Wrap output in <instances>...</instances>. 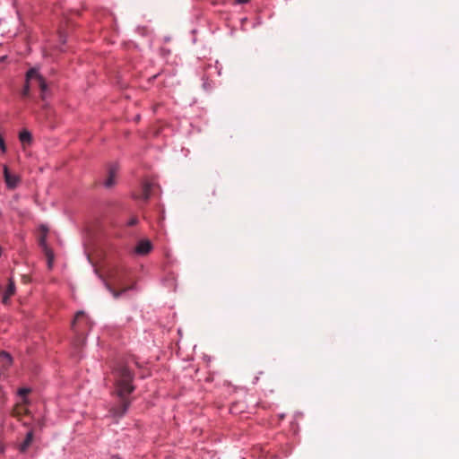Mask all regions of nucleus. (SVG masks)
<instances>
[{
	"label": "nucleus",
	"instance_id": "1",
	"mask_svg": "<svg viewBox=\"0 0 459 459\" xmlns=\"http://www.w3.org/2000/svg\"><path fill=\"white\" fill-rule=\"evenodd\" d=\"M115 393L118 397L130 394L134 390V373L126 365H119L113 370Z\"/></svg>",
	"mask_w": 459,
	"mask_h": 459
},
{
	"label": "nucleus",
	"instance_id": "2",
	"mask_svg": "<svg viewBox=\"0 0 459 459\" xmlns=\"http://www.w3.org/2000/svg\"><path fill=\"white\" fill-rule=\"evenodd\" d=\"M125 273L124 270L118 268H113L108 272L109 281L106 282V287L115 299H118L122 293L131 288L123 287L121 284V278Z\"/></svg>",
	"mask_w": 459,
	"mask_h": 459
},
{
	"label": "nucleus",
	"instance_id": "3",
	"mask_svg": "<svg viewBox=\"0 0 459 459\" xmlns=\"http://www.w3.org/2000/svg\"><path fill=\"white\" fill-rule=\"evenodd\" d=\"M26 80L28 84L31 87H38L41 91V99H45V92L48 89L45 79L39 74V72L32 68L27 72Z\"/></svg>",
	"mask_w": 459,
	"mask_h": 459
},
{
	"label": "nucleus",
	"instance_id": "4",
	"mask_svg": "<svg viewBox=\"0 0 459 459\" xmlns=\"http://www.w3.org/2000/svg\"><path fill=\"white\" fill-rule=\"evenodd\" d=\"M119 403L110 410L112 416L117 419L123 417L126 414L131 404V400H129L127 396L119 397Z\"/></svg>",
	"mask_w": 459,
	"mask_h": 459
},
{
	"label": "nucleus",
	"instance_id": "5",
	"mask_svg": "<svg viewBox=\"0 0 459 459\" xmlns=\"http://www.w3.org/2000/svg\"><path fill=\"white\" fill-rule=\"evenodd\" d=\"M90 323V319L84 312L79 311L76 313L75 317L72 323V329L78 334L82 333L83 325H87Z\"/></svg>",
	"mask_w": 459,
	"mask_h": 459
},
{
	"label": "nucleus",
	"instance_id": "6",
	"mask_svg": "<svg viewBox=\"0 0 459 459\" xmlns=\"http://www.w3.org/2000/svg\"><path fill=\"white\" fill-rule=\"evenodd\" d=\"M4 178L6 186L9 189L16 188L21 182L20 177L11 173L7 166H4Z\"/></svg>",
	"mask_w": 459,
	"mask_h": 459
},
{
	"label": "nucleus",
	"instance_id": "7",
	"mask_svg": "<svg viewBox=\"0 0 459 459\" xmlns=\"http://www.w3.org/2000/svg\"><path fill=\"white\" fill-rule=\"evenodd\" d=\"M117 169V166L115 164L109 166L107 178L104 181V186L107 188H110L116 184Z\"/></svg>",
	"mask_w": 459,
	"mask_h": 459
},
{
	"label": "nucleus",
	"instance_id": "8",
	"mask_svg": "<svg viewBox=\"0 0 459 459\" xmlns=\"http://www.w3.org/2000/svg\"><path fill=\"white\" fill-rule=\"evenodd\" d=\"M39 246L43 248L44 253L48 258V267L51 268L54 260V254L52 250L48 247L46 243V236H42L39 238Z\"/></svg>",
	"mask_w": 459,
	"mask_h": 459
},
{
	"label": "nucleus",
	"instance_id": "9",
	"mask_svg": "<svg viewBox=\"0 0 459 459\" xmlns=\"http://www.w3.org/2000/svg\"><path fill=\"white\" fill-rule=\"evenodd\" d=\"M152 243L149 240L143 239L137 244L135 252L139 255H146L152 250Z\"/></svg>",
	"mask_w": 459,
	"mask_h": 459
},
{
	"label": "nucleus",
	"instance_id": "10",
	"mask_svg": "<svg viewBox=\"0 0 459 459\" xmlns=\"http://www.w3.org/2000/svg\"><path fill=\"white\" fill-rule=\"evenodd\" d=\"M15 293V285H14V281L10 279L9 280V283H8V286H7V289L3 296V303L4 304H7L8 303V300L10 299V298Z\"/></svg>",
	"mask_w": 459,
	"mask_h": 459
},
{
	"label": "nucleus",
	"instance_id": "11",
	"mask_svg": "<svg viewBox=\"0 0 459 459\" xmlns=\"http://www.w3.org/2000/svg\"><path fill=\"white\" fill-rule=\"evenodd\" d=\"M33 431L32 430H30L26 437H25V439L24 441L20 445V451L22 453H25L27 451V449L30 447V446L31 445L32 441H33Z\"/></svg>",
	"mask_w": 459,
	"mask_h": 459
},
{
	"label": "nucleus",
	"instance_id": "12",
	"mask_svg": "<svg viewBox=\"0 0 459 459\" xmlns=\"http://www.w3.org/2000/svg\"><path fill=\"white\" fill-rule=\"evenodd\" d=\"M19 139L22 145L25 146L26 144H30L32 136L29 131L23 130L20 133Z\"/></svg>",
	"mask_w": 459,
	"mask_h": 459
},
{
	"label": "nucleus",
	"instance_id": "13",
	"mask_svg": "<svg viewBox=\"0 0 459 459\" xmlns=\"http://www.w3.org/2000/svg\"><path fill=\"white\" fill-rule=\"evenodd\" d=\"M152 188V184L150 182H145L143 186L141 198H143L144 201H147L151 196Z\"/></svg>",
	"mask_w": 459,
	"mask_h": 459
},
{
	"label": "nucleus",
	"instance_id": "14",
	"mask_svg": "<svg viewBox=\"0 0 459 459\" xmlns=\"http://www.w3.org/2000/svg\"><path fill=\"white\" fill-rule=\"evenodd\" d=\"M31 389L28 387H22L18 390V394L22 398V403L24 404L29 403V400L27 398V395L30 394Z\"/></svg>",
	"mask_w": 459,
	"mask_h": 459
},
{
	"label": "nucleus",
	"instance_id": "15",
	"mask_svg": "<svg viewBox=\"0 0 459 459\" xmlns=\"http://www.w3.org/2000/svg\"><path fill=\"white\" fill-rule=\"evenodd\" d=\"M0 363H2L4 366H9L12 363V358L11 356L3 351L0 353Z\"/></svg>",
	"mask_w": 459,
	"mask_h": 459
},
{
	"label": "nucleus",
	"instance_id": "16",
	"mask_svg": "<svg viewBox=\"0 0 459 459\" xmlns=\"http://www.w3.org/2000/svg\"><path fill=\"white\" fill-rule=\"evenodd\" d=\"M30 87H31L30 84H28V82H26V84H25L24 89L22 91V96L23 97L29 96V92H30Z\"/></svg>",
	"mask_w": 459,
	"mask_h": 459
},
{
	"label": "nucleus",
	"instance_id": "17",
	"mask_svg": "<svg viewBox=\"0 0 459 459\" xmlns=\"http://www.w3.org/2000/svg\"><path fill=\"white\" fill-rule=\"evenodd\" d=\"M137 223H138V219L136 217L131 218L130 221H128L129 226H134Z\"/></svg>",
	"mask_w": 459,
	"mask_h": 459
},
{
	"label": "nucleus",
	"instance_id": "18",
	"mask_svg": "<svg viewBox=\"0 0 459 459\" xmlns=\"http://www.w3.org/2000/svg\"><path fill=\"white\" fill-rule=\"evenodd\" d=\"M250 0H233L234 4H242L248 3Z\"/></svg>",
	"mask_w": 459,
	"mask_h": 459
}]
</instances>
